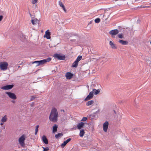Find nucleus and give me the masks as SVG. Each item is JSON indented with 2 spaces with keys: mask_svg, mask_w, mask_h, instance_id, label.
<instances>
[{
  "mask_svg": "<svg viewBox=\"0 0 151 151\" xmlns=\"http://www.w3.org/2000/svg\"><path fill=\"white\" fill-rule=\"evenodd\" d=\"M58 113L56 109H52L49 116L50 120L52 122H56L58 120Z\"/></svg>",
  "mask_w": 151,
  "mask_h": 151,
  "instance_id": "f257e3e1",
  "label": "nucleus"
},
{
  "mask_svg": "<svg viewBox=\"0 0 151 151\" xmlns=\"http://www.w3.org/2000/svg\"><path fill=\"white\" fill-rule=\"evenodd\" d=\"M8 64L7 62H3L0 63V68L3 70L7 69Z\"/></svg>",
  "mask_w": 151,
  "mask_h": 151,
  "instance_id": "f03ea898",
  "label": "nucleus"
},
{
  "mask_svg": "<svg viewBox=\"0 0 151 151\" xmlns=\"http://www.w3.org/2000/svg\"><path fill=\"white\" fill-rule=\"evenodd\" d=\"M53 56L58 60H64L65 59V56L63 55H61L60 54H58L55 53L54 55Z\"/></svg>",
  "mask_w": 151,
  "mask_h": 151,
  "instance_id": "7ed1b4c3",
  "label": "nucleus"
},
{
  "mask_svg": "<svg viewBox=\"0 0 151 151\" xmlns=\"http://www.w3.org/2000/svg\"><path fill=\"white\" fill-rule=\"evenodd\" d=\"M6 94H7L10 98L12 99L15 100L17 98L16 95L14 93L7 92H6Z\"/></svg>",
  "mask_w": 151,
  "mask_h": 151,
  "instance_id": "20e7f679",
  "label": "nucleus"
},
{
  "mask_svg": "<svg viewBox=\"0 0 151 151\" xmlns=\"http://www.w3.org/2000/svg\"><path fill=\"white\" fill-rule=\"evenodd\" d=\"M25 139V136L24 135L21 136L19 139V141L20 145L22 146H24V141Z\"/></svg>",
  "mask_w": 151,
  "mask_h": 151,
  "instance_id": "39448f33",
  "label": "nucleus"
},
{
  "mask_svg": "<svg viewBox=\"0 0 151 151\" xmlns=\"http://www.w3.org/2000/svg\"><path fill=\"white\" fill-rule=\"evenodd\" d=\"M14 85L12 84L10 85H6L1 87V89L3 90H9L13 88Z\"/></svg>",
  "mask_w": 151,
  "mask_h": 151,
  "instance_id": "423d86ee",
  "label": "nucleus"
},
{
  "mask_svg": "<svg viewBox=\"0 0 151 151\" xmlns=\"http://www.w3.org/2000/svg\"><path fill=\"white\" fill-rule=\"evenodd\" d=\"M93 96V92L91 91L89 93L87 97L85 99L84 101H86L90 100L92 99Z\"/></svg>",
  "mask_w": 151,
  "mask_h": 151,
  "instance_id": "0eeeda50",
  "label": "nucleus"
},
{
  "mask_svg": "<svg viewBox=\"0 0 151 151\" xmlns=\"http://www.w3.org/2000/svg\"><path fill=\"white\" fill-rule=\"evenodd\" d=\"M109 123L107 121H106L103 124V129L104 131L106 132L107 131V129L108 127Z\"/></svg>",
  "mask_w": 151,
  "mask_h": 151,
  "instance_id": "6e6552de",
  "label": "nucleus"
},
{
  "mask_svg": "<svg viewBox=\"0 0 151 151\" xmlns=\"http://www.w3.org/2000/svg\"><path fill=\"white\" fill-rule=\"evenodd\" d=\"M119 32V31L117 29H115L111 30L109 32V33L112 36L117 34Z\"/></svg>",
  "mask_w": 151,
  "mask_h": 151,
  "instance_id": "1a4fd4ad",
  "label": "nucleus"
},
{
  "mask_svg": "<svg viewBox=\"0 0 151 151\" xmlns=\"http://www.w3.org/2000/svg\"><path fill=\"white\" fill-rule=\"evenodd\" d=\"M65 77L67 79H70L73 77V74L70 72H67L65 74Z\"/></svg>",
  "mask_w": 151,
  "mask_h": 151,
  "instance_id": "9d476101",
  "label": "nucleus"
},
{
  "mask_svg": "<svg viewBox=\"0 0 151 151\" xmlns=\"http://www.w3.org/2000/svg\"><path fill=\"white\" fill-rule=\"evenodd\" d=\"M50 33L49 30H47L45 32V35H44V37H46L47 39H49L50 38Z\"/></svg>",
  "mask_w": 151,
  "mask_h": 151,
  "instance_id": "9b49d317",
  "label": "nucleus"
},
{
  "mask_svg": "<svg viewBox=\"0 0 151 151\" xmlns=\"http://www.w3.org/2000/svg\"><path fill=\"white\" fill-rule=\"evenodd\" d=\"M71 140V138H69L66 140L64 142L61 144V146L62 147H64L66 145L70 140Z\"/></svg>",
  "mask_w": 151,
  "mask_h": 151,
  "instance_id": "f8f14e48",
  "label": "nucleus"
},
{
  "mask_svg": "<svg viewBox=\"0 0 151 151\" xmlns=\"http://www.w3.org/2000/svg\"><path fill=\"white\" fill-rule=\"evenodd\" d=\"M42 140L43 142L45 144H48V140L46 137L45 135H43L42 137Z\"/></svg>",
  "mask_w": 151,
  "mask_h": 151,
  "instance_id": "ddd939ff",
  "label": "nucleus"
},
{
  "mask_svg": "<svg viewBox=\"0 0 151 151\" xmlns=\"http://www.w3.org/2000/svg\"><path fill=\"white\" fill-rule=\"evenodd\" d=\"M84 125V123L83 122H81L79 123L77 125V127L78 129H80L83 127Z\"/></svg>",
  "mask_w": 151,
  "mask_h": 151,
  "instance_id": "4468645a",
  "label": "nucleus"
},
{
  "mask_svg": "<svg viewBox=\"0 0 151 151\" xmlns=\"http://www.w3.org/2000/svg\"><path fill=\"white\" fill-rule=\"evenodd\" d=\"M119 42L123 45H126L128 44V42L127 41L123 40H119Z\"/></svg>",
  "mask_w": 151,
  "mask_h": 151,
  "instance_id": "2eb2a0df",
  "label": "nucleus"
},
{
  "mask_svg": "<svg viewBox=\"0 0 151 151\" xmlns=\"http://www.w3.org/2000/svg\"><path fill=\"white\" fill-rule=\"evenodd\" d=\"M109 45L111 47L114 49H116L117 48V47L116 45L114 44L111 41H110L109 43Z\"/></svg>",
  "mask_w": 151,
  "mask_h": 151,
  "instance_id": "dca6fc26",
  "label": "nucleus"
},
{
  "mask_svg": "<svg viewBox=\"0 0 151 151\" xmlns=\"http://www.w3.org/2000/svg\"><path fill=\"white\" fill-rule=\"evenodd\" d=\"M92 92H93V93H94L95 95H97L99 93L100 90L99 89L96 90V89L93 88V89Z\"/></svg>",
  "mask_w": 151,
  "mask_h": 151,
  "instance_id": "f3484780",
  "label": "nucleus"
},
{
  "mask_svg": "<svg viewBox=\"0 0 151 151\" xmlns=\"http://www.w3.org/2000/svg\"><path fill=\"white\" fill-rule=\"evenodd\" d=\"M99 110H98L97 111L93 113V114L89 115V116L92 119H93L95 116H96L95 114L97 113H99Z\"/></svg>",
  "mask_w": 151,
  "mask_h": 151,
  "instance_id": "a211bd4d",
  "label": "nucleus"
},
{
  "mask_svg": "<svg viewBox=\"0 0 151 151\" xmlns=\"http://www.w3.org/2000/svg\"><path fill=\"white\" fill-rule=\"evenodd\" d=\"M7 116L5 115L4 117H3L1 119V121L2 122H5L7 121Z\"/></svg>",
  "mask_w": 151,
  "mask_h": 151,
  "instance_id": "6ab92c4d",
  "label": "nucleus"
},
{
  "mask_svg": "<svg viewBox=\"0 0 151 151\" xmlns=\"http://www.w3.org/2000/svg\"><path fill=\"white\" fill-rule=\"evenodd\" d=\"M58 125L57 124H55L53 127L52 132L55 133L57 131Z\"/></svg>",
  "mask_w": 151,
  "mask_h": 151,
  "instance_id": "aec40b11",
  "label": "nucleus"
},
{
  "mask_svg": "<svg viewBox=\"0 0 151 151\" xmlns=\"http://www.w3.org/2000/svg\"><path fill=\"white\" fill-rule=\"evenodd\" d=\"M45 61L44 60L38 61V64L36 66H37L45 64Z\"/></svg>",
  "mask_w": 151,
  "mask_h": 151,
  "instance_id": "412c9836",
  "label": "nucleus"
},
{
  "mask_svg": "<svg viewBox=\"0 0 151 151\" xmlns=\"http://www.w3.org/2000/svg\"><path fill=\"white\" fill-rule=\"evenodd\" d=\"M63 135L62 133H59L55 135V137L56 139H58L61 137Z\"/></svg>",
  "mask_w": 151,
  "mask_h": 151,
  "instance_id": "4be33fe9",
  "label": "nucleus"
},
{
  "mask_svg": "<svg viewBox=\"0 0 151 151\" xmlns=\"http://www.w3.org/2000/svg\"><path fill=\"white\" fill-rule=\"evenodd\" d=\"M85 133V132L84 131V130L83 129L81 130L80 131V132L79 133V136L81 137H83L84 134Z\"/></svg>",
  "mask_w": 151,
  "mask_h": 151,
  "instance_id": "5701e85b",
  "label": "nucleus"
},
{
  "mask_svg": "<svg viewBox=\"0 0 151 151\" xmlns=\"http://www.w3.org/2000/svg\"><path fill=\"white\" fill-rule=\"evenodd\" d=\"M78 63L75 61L73 63L72 67L73 68H76L78 66Z\"/></svg>",
  "mask_w": 151,
  "mask_h": 151,
  "instance_id": "b1692460",
  "label": "nucleus"
},
{
  "mask_svg": "<svg viewBox=\"0 0 151 151\" xmlns=\"http://www.w3.org/2000/svg\"><path fill=\"white\" fill-rule=\"evenodd\" d=\"M94 103V101L93 100H91L87 102L86 103V105L89 106L93 104Z\"/></svg>",
  "mask_w": 151,
  "mask_h": 151,
  "instance_id": "393cba45",
  "label": "nucleus"
},
{
  "mask_svg": "<svg viewBox=\"0 0 151 151\" xmlns=\"http://www.w3.org/2000/svg\"><path fill=\"white\" fill-rule=\"evenodd\" d=\"M82 58V56L79 55L77 57L75 61L78 63V62Z\"/></svg>",
  "mask_w": 151,
  "mask_h": 151,
  "instance_id": "a878e982",
  "label": "nucleus"
},
{
  "mask_svg": "<svg viewBox=\"0 0 151 151\" xmlns=\"http://www.w3.org/2000/svg\"><path fill=\"white\" fill-rule=\"evenodd\" d=\"M39 127V125H37L36 127V128L35 129V134L36 135L37 134V132L38 130V128Z\"/></svg>",
  "mask_w": 151,
  "mask_h": 151,
  "instance_id": "bb28decb",
  "label": "nucleus"
},
{
  "mask_svg": "<svg viewBox=\"0 0 151 151\" xmlns=\"http://www.w3.org/2000/svg\"><path fill=\"white\" fill-rule=\"evenodd\" d=\"M51 58H48L46 59H44V60L45 61V63H46L47 62H49L51 61Z\"/></svg>",
  "mask_w": 151,
  "mask_h": 151,
  "instance_id": "cd10ccee",
  "label": "nucleus"
},
{
  "mask_svg": "<svg viewBox=\"0 0 151 151\" xmlns=\"http://www.w3.org/2000/svg\"><path fill=\"white\" fill-rule=\"evenodd\" d=\"M100 21V19L99 18H97L95 19V22L96 23H99Z\"/></svg>",
  "mask_w": 151,
  "mask_h": 151,
  "instance_id": "c85d7f7f",
  "label": "nucleus"
},
{
  "mask_svg": "<svg viewBox=\"0 0 151 151\" xmlns=\"http://www.w3.org/2000/svg\"><path fill=\"white\" fill-rule=\"evenodd\" d=\"M31 22L33 25L37 23V21L35 19H32L31 20Z\"/></svg>",
  "mask_w": 151,
  "mask_h": 151,
  "instance_id": "c756f323",
  "label": "nucleus"
},
{
  "mask_svg": "<svg viewBox=\"0 0 151 151\" xmlns=\"http://www.w3.org/2000/svg\"><path fill=\"white\" fill-rule=\"evenodd\" d=\"M42 147L43 148V151H47L49 150V148L47 147Z\"/></svg>",
  "mask_w": 151,
  "mask_h": 151,
  "instance_id": "7c9ffc66",
  "label": "nucleus"
},
{
  "mask_svg": "<svg viewBox=\"0 0 151 151\" xmlns=\"http://www.w3.org/2000/svg\"><path fill=\"white\" fill-rule=\"evenodd\" d=\"M87 119V118L86 117H83L82 119L81 120V121L82 122H84L86 121Z\"/></svg>",
  "mask_w": 151,
  "mask_h": 151,
  "instance_id": "2f4dec72",
  "label": "nucleus"
},
{
  "mask_svg": "<svg viewBox=\"0 0 151 151\" xmlns=\"http://www.w3.org/2000/svg\"><path fill=\"white\" fill-rule=\"evenodd\" d=\"M118 37L119 38L122 39L123 38V37L122 34H119L118 35Z\"/></svg>",
  "mask_w": 151,
  "mask_h": 151,
  "instance_id": "473e14b6",
  "label": "nucleus"
},
{
  "mask_svg": "<svg viewBox=\"0 0 151 151\" xmlns=\"http://www.w3.org/2000/svg\"><path fill=\"white\" fill-rule=\"evenodd\" d=\"M59 5L60 7H63V6H64L63 5V4H62V2H61L60 1H59Z\"/></svg>",
  "mask_w": 151,
  "mask_h": 151,
  "instance_id": "72a5a7b5",
  "label": "nucleus"
},
{
  "mask_svg": "<svg viewBox=\"0 0 151 151\" xmlns=\"http://www.w3.org/2000/svg\"><path fill=\"white\" fill-rule=\"evenodd\" d=\"M35 98L36 97L35 96H31L30 99V101H33Z\"/></svg>",
  "mask_w": 151,
  "mask_h": 151,
  "instance_id": "f704fd0d",
  "label": "nucleus"
},
{
  "mask_svg": "<svg viewBox=\"0 0 151 151\" xmlns=\"http://www.w3.org/2000/svg\"><path fill=\"white\" fill-rule=\"evenodd\" d=\"M38 0H32V3L33 4L36 3L37 1Z\"/></svg>",
  "mask_w": 151,
  "mask_h": 151,
  "instance_id": "c9c22d12",
  "label": "nucleus"
},
{
  "mask_svg": "<svg viewBox=\"0 0 151 151\" xmlns=\"http://www.w3.org/2000/svg\"><path fill=\"white\" fill-rule=\"evenodd\" d=\"M3 18V17L2 15L0 16V22L1 21Z\"/></svg>",
  "mask_w": 151,
  "mask_h": 151,
  "instance_id": "e433bc0d",
  "label": "nucleus"
},
{
  "mask_svg": "<svg viewBox=\"0 0 151 151\" xmlns=\"http://www.w3.org/2000/svg\"><path fill=\"white\" fill-rule=\"evenodd\" d=\"M62 8L63 9V10L64 11V12H66V10L65 9V6H63V7H62Z\"/></svg>",
  "mask_w": 151,
  "mask_h": 151,
  "instance_id": "4c0bfd02",
  "label": "nucleus"
},
{
  "mask_svg": "<svg viewBox=\"0 0 151 151\" xmlns=\"http://www.w3.org/2000/svg\"><path fill=\"white\" fill-rule=\"evenodd\" d=\"M32 63H36L37 64H38V61H35L34 62H33Z\"/></svg>",
  "mask_w": 151,
  "mask_h": 151,
  "instance_id": "58836bf2",
  "label": "nucleus"
},
{
  "mask_svg": "<svg viewBox=\"0 0 151 151\" xmlns=\"http://www.w3.org/2000/svg\"><path fill=\"white\" fill-rule=\"evenodd\" d=\"M11 102L12 103H14L15 102V101H14V100H12L11 101Z\"/></svg>",
  "mask_w": 151,
  "mask_h": 151,
  "instance_id": "ea45409f",
  "label": "nucleus"
},
{
  "mask_svg": "<svg viewBox=\"0 0 151 151\" xmlns=\"http://www.w3.org/2000/svg\"><path fill=\"white\" fill-rule=\"evenodd\" d=\"M4 122H1V123H0V125H3V124H4Z\"/></svg>",
  "mask_w": 151,
  "mask_h": 151,
  "instance_id": "a19ab883",
  "label": "nucleus"
},
{
  "mask_svg": "<svg viewBox=\"0 0 151 151\" xmlns=\"http://www.w3.org/2000/svg\"><path fill=\"white\" fill-rule=\"evenodd\" d=\"M70 41H75V40H71Z\"/></svg>",
  "mask_w": 151,
  "mask_h": 151,
  "instance_id": "79ce46f5",
  "label": "nucleus"
},
{
  "mask_svg": "<svg viewBox=\"0 0 151 151\" xmlns=\"http://www.w3.org/2000/svg\"><path fill=\"white\" fill-rule=\"evenodd\" d=\"M77 34H75L74 35V36H77Z\"/></svg>",
  "mask_w": 151,
  "mask_h": 151,
  "instance_id": "37998d69",
  "label": "nucleus"
},
{
  "mask_svg": "<svg viewBox=\"0 0 151 151\" xmlns=\"http://www.w3.org/2000/svg\"><path fill=\"white\" fill-rule=\"evenodd\" d=\"M107 61V59H105V61L106 62Z\"/></svg>",
  "mask_w": 151,
  "mask_h": 151,
  "instance_id": "c03bdc74",
  "label": "nucleus"
},
{
  "mask_svg": "<svg viewBox=\"0 0 151 151\" xmlns=\"http://www.w3.org/2000/svg\"><path fill=\"white\" fill-rule=\"evenodd\" d=\"M61 111H64V110H61Z\"/></svg>",
  "mask_w": 151,
  "mask_h": 151,
  "instance_id": "a18cd8bd",
  "label": "nucleus"
},
{
  "mask_svg": "<svg viewBox=\"0 0 151 151\" xmlns=\"http://www.w3.org/2000/svg\"><path fill=\"white\" fill-rule=\"evenodd\" d=\"M114 112L116 114V111L115 110H114Z\"/></svg>",
  "mask_w": 151,
  "mask_h": 151,
  "instance_id": "49530a36",
  "label": "nucleus"
},
{
  "mask_svg": "<svg viewBox=\"0 0 151 151\" xmlns=\"http://www.w3.org/2000/svg\"><path fill=\"white\" fill-rule=\"evenodd\" d=\"M137 21H138V22H140V21H139H139H138V20H137Z\"/></svg>",
  "mask_w": 151,
  "mask_h": 151,
  "instance_id": "de8ad7c7",
  "label": "nucleus"
},
{
  "mask_svg": "<svg viewBox=\"0 0 151 151\" xmlns=\"http://www.w3.org/2000/svg\"><path fill=\"white\" fill-rule=\"evenodd\" d=\"M137 21H138V22H140V21H139H139H138V20H137Z\"/></svg>",
  "mask_w": 151,
  "mask_h": 151,
  "instance_id": "09e8293b",
  "label": "nucleus"
},
{
  "mask_svg": "<svg viewBox=\"0 0 151 151\" xmlns=\"http://www.w3.org/2000/svg\"><path fill=\"white\" fill-rule=\"evenodd\" d=\"M137 21H138V22H140V21H139H139H138V20H137Z\"/></svg>",
  "mask_w": 151,
  "mask_h": 151,
  "instance_id": "8fccbe9b",
  "label": "nucleus"
},
{
  "mask_svg": "<svg viewBox=\"0 0 151 151\" xmlns=\"http://www.w3.org/2000/svg\"><path fill=\"white\" fill-rule=\"evenodd\" d=\"M150 44H151V41L150 42Z\"/></svg>",
  "mask_w": 151,
  "mask_h": 151,
  "instance_id": "3c124183",
  "label": "nucleus"
}]
</instances>
